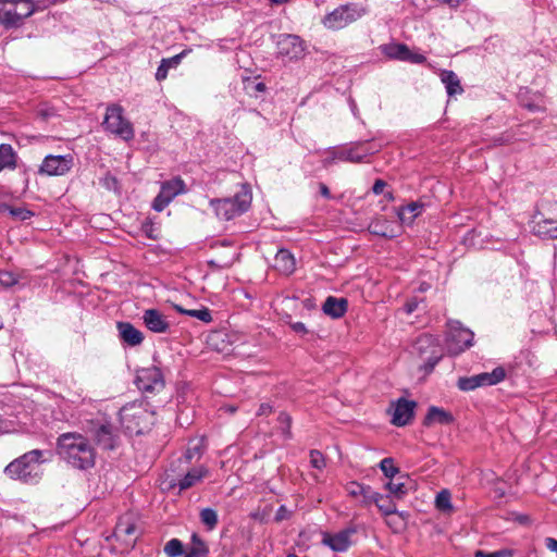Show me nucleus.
<instances>
[{"label":"nucleus","mask_w":557,"mask_h":557,"mask_svg":"<svg viewBox=\"0 0 557 557\" xmlns=\"http://www.w3.org/2000/svg\"><path fill=\"white\" fill-rule=\"evenodd\" d=\"M61 459L77 470H88L96 463V449L89 438L78 432L62 433L57 438Z\"/></svg>","instance_id":"obj_1"},{"label":"nucleus","mask_w":557,"mask_h":557,"mask_svg":"<svg viewBox=\"0 0 557 557\" xmlns=\"http://www.w3.org/2000/svg\"><path fill=\"white\" fill-rule=\"evenodd\" d=\"M44 455L41 449L29 450L7 465L4 474L24 484H37L42 475L40 466L45 462Z\"/></svg>","instance_id":"obj_2"},{"label":"nucleus","mask_w":557,"mask_h":557,"mask_svg":"<svg viewBox=\"0 0 557 557\" xmlns=\"http://www.w3.org/2000/svg\"><path fill=\"white\" fill-rule=\"evenodd\" d=\"M85 435L102 450H114L120 441L119 430L106 413H98L83 423Z\"/></svg>","instance_id":"obj_3"},{"label":"nucleus","mask_w":557,"mask_h":557,"mask_svg":"<svg viewBox=\"0 0 557 557\" xmlns=\"http://www.w3.org/2000/svg\"><path fill=\"white\" fill-rule=\"evenodd\" d=\"M251 199V191L249 187L245 185L242 190L232 198L211 199L210 206L213 208L218 218L230 221L245 213L250 208Z\"/></svg>","instance_id":"obj_4"},{"label":"nucleus","mask_w":557,"mask_h":557,"mask_svg":"<svg viewBox=\"0 0 557 557\" xmlns=\"http://www.w3.org/2000/svg\"><path fill=\"white\" fill-rule=\"evenodd\" d=\"M120 422L125 431L133 435L144 434L152 424L153 414L141 404H127L119 412Z\"/></svg>","instance_id":"obj_5"},{"label":"nucleus","mask_w":557,"mask_h":557,"mask_svg":"<svg viewBox=\"0 0 557 557\" xmlns=\"http://www.w3.org/2000/svg\"><path fill=\"white\" fill-rule=\"evenodd\" d=\"M34 12L32 0H0V24L5 28L18 27Z\"/></svg>","instance_id":"obj_6"},{"label":"nucleus","mask_w":557,"mask_h":557,"mask_svg":"<svg viewBox=\"0 0 557 557\" xmlns=\"http://www.w3.org/2000/svg\"><path fill=\"white\" fill-rule=\"evenodd\" d=\"M413 350L423 359L424 363L420 369L426 374H430L443 358L441 343L437 337L431 334L420 335L413 344Z\"/></svg>","instance_id":"obj_7"},{"label":"nucleus","mask_w":557,"mask_h":557,"mask_svg":"<svg viewBox=\"0 0 557 557\" xmlns=\"http://www.w3.org/2000/svg\"><path fill=\"white\" fill-rule=\"evenodd\" d=\"M124 110L120 104H111L107 108L102 126L104 131L114 134L125 141L135 136L132 123L124 117Z\"/></svg>","instance_id":"obj_8"},{"label":"nucleus","mask_w":557,"mask_h":557,"mask_svg":"<svg viewBox=\"0 0 557 557\" xmlns=\"http://www.w3.org/2000/svg\"><path fill=\"white\" fill-rule=\"evenodd\" d=\"M446 347L449 355L458 356L473 345L474 334L459 321L447 323Z\"/></svg>","instance_id":"obj_9"},{"label":"nucleus","mask_w":557,"mask_h":557,"mask_svg":"<svg viewBox=\"0 0 557 557\" xmlns=\"http://www.w3.org/2000/svg\"><path fill=\"white\" fill-rule=\"evenodd\" d=\"M364 13L366 10L358 4H343L330 12L323 23L330 29H342L363 16Z\"/></svg>","instance_id":"obj_10"},{"label":"nucleus","mask_w":557,"mask_h":557,"mask_svg":"<svg viewBox=\"0 0 557 557\" xmlns=\"http://www.w3.org/2000/svg\"><path fill=\"white\" fill-rule=\"evenodd\" d=\"M381 145H371L368 140H359L349 145L337 147L338 161L350 163H362L366 158L379 152Z\"/></svg>","instance_id":"obj_11"},{"label":"nucleus","mask_w":557,"mask_h":557,"mask_svg":"<svg viewBox=\"0 0 557 557\" xmlns=\"http://www.w3.org/2000/svg\"><path fill=\"white\" fill-rule=\"evenodd\" d=\"M135 384L143 393H154L163 389L164 379L158 367L139 369L136 373Z\"/></svg>","instance_id":"obj_12"},{"label":"nucleus","mask_w":557,"mask_h":557,"mask_svg":"<svg viewBox=\"0 0 557 557\" xmlns=\"http://www.w3.org/2000/svg\"><path fill=\"white\" fill-rule=\"evenodd\" d=\"M74 158L71 154H48L39 166L38 173L48 176H62L73 166Z\"/></svg>","instance_id":"obj_13"},{"label":"nucleus","mask_w":557,"mask_h":557,"mask_svg":"<svg viewBox=\"0 0 557 557\" xmlns=\"http://www.w3.org/2000/svg\"><path fill=\"white\" fill-rule=\"evenodd\" d=\"M277 53L288 60H296L304 55L305 47L297 35L281 34L277 38Z\"/></svg>","instance_id":"obj_14"},{"label":"nucleus","mask_w":557,"mask_h":557,"mask_svg":"<svg viewBox=\"0 0 557 557\" xmlns=\"http://www.w3.org/2000/svg\"><path fill=\"white\" fill-rule=\"evenodd\" d=\"M417 403L406 398H399L394 403L392 423L396 426L407 425L414 416Z\"/></svg>","instance_id":"obj_15"},{"label":"nucleus","mask_w":557,"mask_h":557,"mask_svg":"<svg viewBox=\"0 0 557 557\" xmlns=\"http://www.w3.org/2000/svg\"><path fill=\"white\" fill-rule=\"evenodd\" d=\"M355 532V529H345L335 534L325 533L322 543L333 552L344 553L351 546L350 537Z\"/></svg>","instance_id":"obj_16"},{"label":"nucleus","mask_w":557,"mask_h":557,"mask_svg":"<svg viewBox=\"0 0 557 557\" xmlns=\"http://www.w3.org/2000/svg\"><path fill=\"white\" fill-rule=\"evenodd\" d=\"M113 535L127 546H134L137 539V525L131 517H122L114 529Z\"/></svg>","instance_id":"obj_17"},{"label":"nucleus","mask_w":557,"mask_h":557,"mask_svg":"<svg viewBox=\"0 0 557 557\" xmlns=\"http://www.w3.org/2000/svg\"><path fill=\"white\" fill-rule=\"evenodd\" d=\"M143 321L146 327L153 333H166L170 329V323L166 317L158 309H147L143 313Z\"/></svg>","instance_id":"obj_18"},{"label":"nucleus","mask_w":557,"mask_h":557,"mask_svg":"<svg viewBox=\"0 0 557 557\" xmlns=\"http://www.w3.org/2000/svg\"><path fill=\"white\" fill-rule=\"evenodd\" d=\"M455 418L451 412L436 406H430L422 424L425 428H431L435 424L449 425L453 424Z\"/></svg>","instance_id":"obj_19"},{"label":"nucleus","mask_w":557,"mask_h":557,"mask_svg":"<svg viewBox=\"0 0 557 557\" xmlns=\"http://www.w3.org/2000/svg\"><path fill=\"white\" fill-rule=\"evenodd\" d=\"M116 329L120 339L127 346H138L144 341L143 333L129 322H117Z\"/></svg>","instance_id":"obj_20"},{"label":"nucleus","mask_w":557,"mask_h":557,"mask_svg":"<svg viewBox=\"0 0 557 557\" xmlns=\"http://www.w3.org/2000/svg\"><path fill=\"white\" fill-rule=\"evenodd\" d=\"M534 233L539 236L557 239V219L546 218L543 213L535 216Z\"/></svg>","instance_id":"obj_21"},{"label":"nucleus","mask_w":557,"mask_h":557,"mask_svg":"<svg viewBox=\"0 0 557 557\" xmlns=\"http://www.w3.org/2000/svg\"><path fill=\"white\" fill-rule=\"evenodd\" d=\"M347 308L348 301L346 298H336L334 296H329L322 306L323 312L333 319L342 318L346 313Z\"/></svg>","instance_id":"obj_22"},{"label":"nucleus","mask_w":557,"mask_h":557,"mask_svg":"<svg viewBox=\"0 0 557 557\" xmlns=\"http://www.w3.org/2000/svg\"><path fill=\"white\" fill-rule=\"evenodd\" d=\"M440 77L449 97L461 95L463 92L460 79L454 71L443 70Z\"/></svg>","instance_id":"obj_23"},{"label":"nucleus","mask_w":557,"mask_h":557,"mask_svg":"<svg viewBox=\"0 0 557 557\" xmlns=\"http://www.w3.org/2000/svg\"><path fill=\"white\" fill-rule=\"evenodd\" d=\"M424 207L425 205L421 201H411L397 209V216L403 223L411 224L423 212Z\"/></svg>","instance_id":"obj_24"},{"label":"nucleus","mask_w":557,"mask_h":557,"mask_svg":"<svg viewBox=\"0 0 557 557\" xmlns=\"http://www.w3.org/2000/svg\"><path fill=\"white\" fill-rule=\"evenodd\" d=\"M274 267L284 274H290L295 270V258L288 249L281 248L274 257Z\"/></svg>","instance_id":"obj_25"},{"label":"nucleus","mask_w":557,"mask_h":557,"mask_svg":"<svg viewBox=\"0 0 557 557\" xmlns=\"http://www.w3.org/2000/svg\"><path fill=\"white\" fill-rule=\"evenodd\" d=\"M382 53L393 60L406 61L409 59V47L406 44L391 42L381 46Z\"/></svg>","instance_id":"obj_26"},{"label":"nucleus","mask_w":557,"mask_h":557,"mask_svg":"<svg viewBox=\"0 0 557 557\" xmlns=\"http://www.w3.org/2000/svg\"><path fill=\"white\" fill-rule=\"evenodd\" d=\"M207 472L208 470L205 467L193 468L177 483H171V486L177 485L180 491L187 490L199 482Z\"/></svg>","instance_id":"obj_27"},{"label":"nucleus","mask_w":557,"mask_h":557,"mask_svg":"<svg viewBox=\"0 0 557 557\" xmlns=\"http://www.w3.org/2000/svg\"><path fill=\"white\" fill-rule=\"evenodd\" d=\"M185 54L186 52L183 51L171 58L162 59L156 72V79L158 82L164 81L168 77L169 70L177 67Z\"/></svg>","instance_id":"obj_28"},{"label":"nucleus","mask_w":557,"mask_h":557,"mask_svg":"<svg viewBox=\"0 0 557 557\" xmlns=\"http://www.w3.org/2000/svg\"><path fill=\"white\" fill-rule=\"evenodd\" d=\"M480 387L493 386L503 382L506 377V370L503 367H496L492 372H482L476 374Z\"/></svg>","instance_id":"obj_29"},{"label":"nucleus","mask_w":557,"mask_h":557,"mask_svg":"<svg viewBox=\"0 0 557 557\" xmlns=\"http://www.w3.org/2000/svg\"><path fill=\"white\" fill-rule=\"evenodd\" d=\"M160 193L172 201L177 195L185 193V183L180 177L166 181L161 185Z\"/></svg>","instance_id":"obj_30"},{"label":"nucleus","mask_w":557,"mask_h":557,"mask_svg":"<svg viewBox=\"0 0 557 557\" xmlns=\"http://www.w3.org/2000/svg\"><path fill=\"white\" fill-rule=\"evenodd\" d=\"M16 168V153L11 145H0V172L4 169L13 170Z\"/></svg>","instance_id":"obj_31"},{"label":"nucleus","mask_w":557,"mask_h":557,"mask_svg":"<svg viewBox=\"0 0 557 557\" xmlns=\"http://www.w3.org/2000/svg\"><path fill=\"white\" fill-rule=\"evenodd\" d=\"M209 553L206 543L197 533L191 535V547L185 554V557H205Z\"/></svg>","instance_id":"obj_32"},{"label":"nucleus","mask_w":557,"mask_h":557,"mask_svg":"<svg viewBox=\"0 0 557 557\" xmlns=\"http://www.w3.org/2000/svg\"><path fill=\"white\" fill-rule=\"evenodd\" d=\"M22 280H26L25 271H0V284L3 287L9 288L14 285H17Z\"/></svg>","instance_id":"obj_33"},{"label":"nucleus","mask_w":557,"mask_h":557,"mask_svg":"<svg viewBox=\"0 0 557 557\" xmlns=\"http://www.w3.org/2000/svg\"><path fill=\"white\" fill-rule=\"evenodd\" d=\"M374 504L383 516H389L397 512L396 504L389 498L388 495L384 496L379 493L374 498Z\"/></svg>","instance_id":"obj_34"},{"label":"nucleus","mask_w":557,"mask_h":557,"mask_svg":"<svg viewBox=\"0 0 557 557\" xmlns=\"http://www.w3.org/2000/svg\"><path fill=\"white\" fill-rule=\"evenodd\" d=\"M399 480L400 478H398L396 481L389 479V481L385 484V488L389 492V495L398 499L403 498L408 492L405 483Z\"/></svg>","instance_id":"obj_35"},{"label":"nucleus","mask_w":557,"mask_h":557,"mask_svg":"<svg viewBox=\"0 0 557 557\" xmlns=\"http://www.w3.org/2000/svg\"><path fill=\"white\" fill-rule=\"evenodd\" d=\"M435 505H436V508L441 511H444V512L451 511L453 505H451V495H450L449 491L442 490L440 493H437L436 498H435Z\"/></svg>","instance_id":"obj_36"},{"label":"nucleus","mask_w":557,"mask_h":557,"mask_svg":"<svg viewBox=\"0 0 557 557\" xmlns=\"http://www.w3.org/2000/svg\"><path fill=\"white\" fill-rule=\"evenodd\" d=\"M200 521L209 531L213 530L219 521L216 511L213 508H203L200 511Z\"/></svg>","instance_id":"obj_37"},{"label":"nucleus","mask_w":557,"mask_h":557,"mask_svg":"<svg viewBox=\"0 0 557 557\" xmlns=\"http://www.w3.org/2000/svg\"><path fill=\"white\" fill-rule=\"evenodd\" d=\"M203 453V445L201 440L191 441L184 454L186 462H190L193 459H198Z\"/></svg>","instance_id":"obj_38"},{"label":"nucleus","mask_w":557,"mask_h":557,"mask_svg":"<svg viewBox=\"0 0 557 557\" xmlns=\"http://www.w3.org/2000/svg\"><path fill=\"white\" fill-rule=\"evenodd\" d=\"M166 557H180L184 554V545L178 539H171L163 548Z\"/></svg>","instance_id":"obj_39"},{"label":"nucleus","mask_w":557,"mask_h":557,"mask_svg":"<svg viewBox=\"0 0 557 557\" xmlns=\"http://www.w3.org/2000/svg\"><path fill=\"white\" fill-rule=\"evenodd\" d=\"M379 467L383 474L388 479H394L399 473V468L394 465V459L392 457L383 458Z\"/></svg>","instance_id":"obj_40"},{"label":"nucleus","mask_w":557,"mask_h":557,"mask_svg":"<svg viewBox=\"0 0 557 557\" xmlns=\"http://www.w3.org/2000/svg\"><path fill=\"white\" fill-rule=\"evenodd\" d=\"M369 232L381 237H393V234L388 233V224L385 220L372 221L369 224Z\"/></svg>","instance_id":"obj_41"},{"label":"nucleus","mask_w":557,"mask_h":557,"mask_svg":"<svg viewBox=\"0 0 557 557\" xmlns=\"http://www.w3.org/2000/svg\"><path fill=\"white\" fill-rule=\"evenodd\" d=\"M277 421L280 423V430L282 432V435L284 436L285 440H290L292 438V417L285 412V411H282L280 412L278 417H277Z\"/></svg>","instance_id":"obj_42"},{"label":"nucleus","mask_w":557,"mask_h":557,"mask_svg":"<svg viewBox=\"0 0 557 557\" xmlns=\"http://www.w3.org/2000/svg\"><path fill=\"white\" fill-rule=\"evenodd\" d=\"M457 386L460 391H463V392L474 391L475 388L480 387L476 374L472 375V376L459 377L458 382H457Z\"/></svg>","instance_id":"obj_43"},{"label":"nucleus","mask_w":557,"mask_h":557,"mask_svg":"<svg viewBox=\"0 0 557 557\" xmlns=\"http://www.w3.org/2000/svg\"><path fill=\"white\" fill-rule=\"evenodd\" d=\"M186 315L196 318L205 323L212 322V314L209 308L201 307L200 309H189Z\"/></svg>","instance_id":"obj_44"},{"label":"nucleus","mask_w":557,"mask_h":557,"mask_svg":"<svg viewBox=\"0 0 557 557\" xmlns=\"http://www.w3.org/2000/svg\"><path fill=\"white\" fill-rule=\"evenodd\" d=\"M310 463L313 468L322 470L325 467V458L319 450L312 449L310 451Z\"/></svg>","instance_id":"obj_45"},{"label":"nucleus","mask_w":557,"mask_h":557,"mask_svg":"<svg viewBox=\"0 0 557 557\" xmlns=\"http://www.w3.org/2000/svg\"><path fill=\"white\" fill-rule=\"evenodd\" d=\"M326 154L327 157H325L323 160H322V166L324 169H329L332 164L336 163V162H339L338 161V151H337V147H330L326 149Z\"/></svg>","instance_id":"obj_46"},{"label":"nucleus","mask_w":557,"mask_h":557,"mask_svg":"<svg viewBox=\"0 0 557 557\" xmlns=\"http://www.w3.org/2000/svg\"><path fill=\"white\" fill-rule=\"evenodd\" d=\"M346 491L349 496L359 497L360 494H362L364 491V484L359 483L357 481H351V482L347 483Z\"/></svg>","instance_id":"obj_47"},{"label":"nucleus","mask_w":557,"mask_h":557,"mask_svg":"<svg viewBox=\"0 0 557 557\" xmlns=\"http://www.w3.org/2000/svg\"><path fill=\"white\" fill-rule=\"evenodd\" d=\"M377 492H374L371 486L364 484V491L362 494H360L359 497H361V504L364 506H368L372 503H374V498L377 496Z\"/></svg>","instance_id":"obj_48"},{"label":"nucleus","mask_w":557,"mask_h":557,"mask_svg":"<svg viewBox=\"0 0 557 557\" xmlns=\"http://www.w3.org/2000/svg\"><path fill=\"white\" fill-rule=\"evenodd\" d=\"M170 202L171 201L166 199V197L162 193L159 191V194L152 201V209L156 210L157 212H161L162 210H164L165 207L169 206Z\"/></svg>","instance_id":"obj_49"},{"label":"nucleus","mask_w":557,"mask_h":557,"mask_svg":"<svg viewBox=\"0 0 557 557\" xmlns=\"http://www.w3.org/2000/svg\"><path fill=\"white\" fill-rule=\"evenodd\" d=\"M10 214L22 221L30 219L34 213L25 208H10Z\"/></svg>","instance_id":"obj_50"},{"label":"nucleus","mask_w":557,"mask_h":557,"mask_svg":"<svg viewBox=\"0 0 557 557\" xmlns=\"http://www.w3.org/2000/svg\"><path fill=\"white\" fill-rule=\"evenodd\" d=\"M512 553L509 549H502L497 552H492L488 554H484L483 552H478L476 557H509Z\"/></svg>","instance_id":"obj_51"},{"label":"nucleus","mask_w":557,"mask_h":557,"mask_svg":"<svg viewBox=\"0 0 557 557\" xmlns=\"http://www.w3.org/2000/svg\"><path fill=\"white\" fill-rule=\"evenodd\" d=\"M143 232L150 239H157V235L154 234V225L151 221H146L143 223Z\"/></svg>","instance_id":"obj_52"},{"label":"nucleus","mask_w":557,"mask_h":557,"mask_svg":"<svg viewBox=\"0 0 557 557\" xmlns=\"http://www.w3.org/2000/svg\"><path fill=\"white\" fill-rule=\"evenodd\" d=\"M409 57L410 58L407 59L406 61L416 63V64H421V63L425 62V60H426V58L423 54L413 53V52H411L410 49H409Z\"/></svg>","instance_id":"obj_53"},{"label":"nucleus","mask_w":557,"mask_h":557,"mask_svg":"<svg viewBox=\"0 0 557 557\" xmlns=\"http://www.w3.org/2000/svg\"><path fill=\"white\" fill-rule=\"evenodd\" d=\"M289 325H290V329L295 333L302 334V335L308 333V330H307L305 323H302V322H293Z\"/></svg>","instance_id":"obj_54"},{"label":"nucleus","mask_w":557,"mask_h":557,"mask_svg":"<svg viewBox=\"0 0 557 557\" xmlns=\"http://www.w3.org/2000/svg\"><path fill=\"white\" fill-rule=\"evenodd\" d=\"M440 4L445 5L449 9H457L466 0H436Z\"/></svg>","instance_id":"obj_55"},{"label":"nucleus","mask_w":557,"mask_h":557,"mask_svg":"<svg viewBox=\"0 0 557 557\" xmlns=\"http://www.w3.org/2000/svg\"><path fill=\"white\" fill-rule=\"evenodd\" d=\"M289 517V512L285 506H280L275 513V521H282Z\"/></svg>","instance_id":"obj_56"},{"label":"nucleus","mask_w":557,"mask_h":557,"mask_svg":"<svg viewBox=\"0 0 557 557\" xmlns=\"http://www.w3.org/2000/svg\"><path fill=\"white\" fill-rule=\"evenodd\" d=\"M544 543L548 550L556 553L557 557V540L554 537H545Z\"/></svg>","instance_id":"obj_57"},{"label":"nucleus","mask_w":557,"mask_h":557,"mask_svg":"<svg viewBox=\"0 0 557 557\" xmlns=\"http://www.w3.org/2000/svg\"><path fill=\"white\" fill-rule=\"evenodd\" d=\"M208 265L212 269V270H222V269H226L228 267L232 265V262H224V263H220L218 262L216 260H209L208 261Z\"/></svg>","instance_id":"obj_58"},{"label":"nucleus","mask_w":557,"mask_h":557,"mask_svg":"<svg viewBox=\"0 0 557 557\" xmlns=\"http://www.w3.org/2000/svg\"><path fill=\"white\" fill-rule=\"evenodd\" d=\"M386 183L383 180H376L372 186V191L375 195H380L384 191Z\"/></svg>","instance_id":"obj_59"},{"label":"nucleus","mask_w":557,"mask_h":557,"mask_svg":"<svg viewBox=\"0 0 557 557\" xmlns=\"http://www.w3.org/2000/svg\"><path fill=\"white\" fill-rule=\"evenodd\" d=\"M272 411H273V407L268 403H263L259 406L257 414L258 416H269Z\"/></svg>","instance_id":"obj_60"},{"label":"nucleus","mask_w":557,"mask_h":557,"mask_svg":"<svg viewBox=\"0 0 557 557\" xmlns=\"http://www.w3.org/2000/svg\"><path fill=\"white\" fill-rule=\"evenodd\" d=\"M38 115L41 116L44 120H47L54 115V111L51 108H40L38 110Z\"/></svg>","instance_id":"obj_61"},{"label":"nucleus","mask_w":557,"mask_h":557,"mask_svg":"<svg viewBox=\"0 0 557 557\" xmlns=\"http://www.w3.org/2000/svg\"><path fill=\"white\" fill-rule=\"evenodd\" d=\"M319 190L322 197L330 199L331 198V191L329 187L324 183L319 184Z\"/></svg>","instance_id":"obj_62"},{"label":"nucleus","mask_w":557,"mask_h":557,"mask_svg":"<svg viewBox=\"0 0 557 557\" xmlns=\"http://www.w3.org/2000/svg\"><path fill=\"white\" fill-rule=\"evenodd\" d=\"M117 184V181L114 176L112 175H108L106 176L104 178V185L107 186V188H111V186H115Z\"/></svg>","instance_id":"obj_63"},{"label":"nucleus","mask_w":557,"mask_h":557,"mask_svg":"<svg viewBox=\"0 0 557 557\" xmlns=\"http://www.w3.org/2000/svg\"><path fill=\"white\" fill-rule=\"evenodd\" d=\"M524 107L530 110V111H533V112H536V111H541L542 110V107L539 106V104H535V103H525Z\"/></svg>","instance_id":"obj_64"}]
</instances>
